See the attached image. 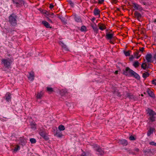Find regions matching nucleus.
I'll list each match as a JSON object with an SVG mask.
<instances>
[{
  "instance_id": "1",
  "label": "nucleus",
  "mask_w": 156,
  "mask_h": 156,
  "mask_svg": "<svg viewBox=\"0 0 156 156\" xmlns=\"http://www.w3.org/2000/svg\"><path fill=\"white\" fill-rule=\"evenodd\" d=\"M17 16L14 13L11 14L9 17V22L10 25L12 27H15L17 24Z\"/></svg>"
},
{
  "instance_id": "2",
  "label": "nucleus",
  "mask_w": 156,
  "mask_h": 156,
  "mask_svg": "<svg viewBox=\"0 0 156 156\" xmlns=\"http://www.w3.org/2000/svg\"><path fill=\"white\" fill-rule=\"evenodd\" d=\"M12 61L9 58L7 59H3L2 60V63L3 64L5 68L9 69L10 68L11 65Z\"/></svg>"
},
{
  "instance_id": "3",
  "label": "nucleus",
  "mask_w": 156,
  "mask_h": 156,
  "mask_svg": "<svg viewBox=\"0 0 156 156\" xmlns=\"http://www.w3.org/2000/svg\"><path fill=\"white\" fill-rule=\"evenodd\" d=\"M122 74L128 76H131L132 74L134 71L130 69L129 67H127L125 69L122 70Z\"/></svg>"
},
{
  "instance_id": "4",
  "label": "nucleus",
  "mask_w": 156,
  "mask_h": 156,
  "mask_svg": "<svg viewBox=\"0 0 156 156\" xmlns=\"http://www.w3.org/2000/svg\"><path fill=\"white\" fill-rule=\"evenodd\" d=\"M12 1L16 7H20L25 4V2L23 0H12Z\"/></svg>"
},
{
  "instance_id": "5",
  "label": "nucleus",
  "mask_w": 156,
  "mask_h": 156,
  "mask_svg": "<svg viewBox=\"0 0 156 156\" xmlns=\"http://www.w3.org/2000/svg\"><path fill=\"white\" fill-rule=\"evenodd\" d=\"M94 150L98 152V154L102 155L104 153L103 150L99 146L95 144L94 145Z\"/></svg>"
},
{
  "instance_id": "6",
  "label": "nucleus",
  "mask_w": 156,
  "mask_h": 156,
  "mask_svg": "<svg viewBox=\"0 0 156 156\" xmlns=\"http://www.w3.org/2000/svg\"><path fill=\"white\" fill-rule=\"evenodd\" d=\"M134 15L135 17L139 21H140V19L142 17L141 15L137 11H135Z\"/></svg>"
},
{
  "instance_id": "7",
  "label": "nucleus",
  "mask_w": 156,
  "mask_h": 156,
  "mask_svg": "<svg viewBox=\"0 0 156 156\" xmlns=\"http://www.w3.org/2000/svg\"><path fill=\"white\" fill-rule=\"evenodd\" d=\"M91 26L93 28L94 32L95 33L97 34L98 33V29L96 24L95 23L91 24Z\"/></svg>"
},
{
  "instance_id": "8",
  "label": "nucleus",
  "mask_w": 156,
  "mask_h": 156,
  "mask_svg": "<svg viewBox=\"0 0 156 156\" xmlns=\"http://www.w3.org/2000/svg\"><path fill=\"white\" fill-rule=\"evenodd\" d=\"M133 7L136 10H138L140 11L143 10L142 8L139 5L135 3H133Z\"/></svg>"
},
{
  "instance_id": "9",
  "label": "nucleus",
  "mask_w": 156,
  "mask_h": 156,
  "mask_svg": "<svg viewBox=\"0 0 156 156\" xmlns=\"http://www.w3.org/2000/svg\"><path fill=\"white\" fill-rule=\"evenodd\" d=\"M119 143L123 146H126L128 144V142L127 140L125 139H122L119 140Z\"/></svg>"
},
{
  "instance_id": "10",
  "label": "nucleus",
  "mask_w": 156,
  "mask_h": 156,
  "mask_svg": "<svg viewBox=\"0 0 156 156\" xmlns=\"http://www.w3.org/2000/svg\"><path fill=\"white\" fill-rule=\"evenodd\" d=\"M152 57V55L151 54H147L145 57V58L148 62H151V59Z\"/></svg>"
},
{
  "instance_id": "11",
  "label": "nucleus",
  "mask_w": 156,
  "mask_h": 156,
  "mask_svg": "<svg viewBox=\"0 0 156 156\" xmlns=\"http://www.w3.org/2000/svg\"><path fill=\"white\" fill-rule=\"evenodd\" d=\"M34 74L33 72H31L29 74L28 76V78L29 80L31 81H33L34 79Z\"/></svg>"
},
{
  "instance_id": "12",
  "label": "nucleus",
  "mask_w": 156,
  "mask_h": 156,
  "mask_svg": "<svg viewBox=\"0 0 156 156\" xmlns=\"http://www.w3.org/2000/svg\"><path fill=\"white\" fill-rule=\"evenodd\" d=\"M132 74L131 76L134 77L135 78L138 80H140V76L134 71Z\"/></svg>"
},
{
  "instance_id": "13",
  "label": "nucleus",
  "mask_w": 156,
  "mask_h": 156,
  "mask_svg": "<svg viewBox=\"0 0 156 156\" xmlns=\"http://www.w3.org/2000/svg\"><path fill=\"white\" fill-rule=\"evenodd\" d=\"M68 94V92L66 90H62L60 91V94L61 96H66Z\"/></svg>"
},
{
  "instance_id": "14",
  "label": "nucleus",
  "mask_w": 156,
  "mask_h": 156,
  "mask_svg": "<svg viewBox=\"0 0 156 156\" xmlns=\"http://www.w3.org/2000/svg\"><path fill=\"white\" fill-rule=\"evenodd\" d=\"M154 129V128L150 127L147 133V136H150L151 134L153 133Z\"/></svg>"
},
{
  "instance_id": "15",
  "label": "nucleus",
  "mask_w": 156,
  "mask_h": 156,
  "mask_svg": "<svg viewBox=\"0 0 156 156\" xmlns=\"http://www.w3.org/2000/svg\"><path fill=\"white\" fill-rule=\"evenodd\" d=\"M113 37V34H106V38L108 40H111Z\"/></svg>"
},
{
  "instance_id": "16",
  "label": "nucleus",
  "mask_w": 156,
  "mask_h": 156,
  "mask_svg": "<svg viewBox=\"0 0 156 156\" xmlns=\"http://www.w3.org/2000/svg\"><path fill=\"white\" fill-rule=\"evenodd\" d=\"M11 94L9 93H7L5 96V99L7 101L9 102L11 99Z\"/></svg>"
},
{
  "instance_id": "17",
  "label": "nucleus",
  "mask_w": 156,
  "mask_h": 156,
  "mask_svg": "<svg viewBox=\"0 0 156 156\" xmlns=\"http://www.w3.org/2000/svg\"><path fill=\"white\" fill-rule=\"evenodd\" d=\"M126 96V98H129L130 99H133L134 98V96L130 93H127Z\"/></svg>"
},
{
  "instance_id": "18",
  "label": "nucleus",
  "mask_w": 156,
  "mask_h": 156,
  "mask_svg": "<svg viewBox=\"0 0 156 156\" xmlns=\"http://www.w3.org/2000/svg\"><path fill=\"white\" fill-rule=\"evenodd\" d=\"M42 23L44 25L46 28H51V27H50L49 24L46 21H42Z\"/></svg>"
},
{
  "instance_id": "19",
  "label": "nucleus",
  "mask_w": 156,
  "mask_h": 156,
  "mask_svg": "<svg viewBox=\"0 0 156 156\" xmlns=\"http://www.w3.org/2000/svg\"><path fill=\"white\" fill-rule=\"evenodd\" d=\"M148 113L150 116H154L156 115V113L152 110L150 109H149Z\"/></svg>"
},
{
  "instance_id": "20",
  "label": "nucleus",
  "mask_w": 156,
  "mask_h": 156,
  "mask_svg": "<svg viewBox=\"0 0 156 156\" xmlns=\"http://www.w3.org/2000/svg\"><path fill=\"white\" fill-rule=\"evenodd\" d=\"M143 152L145 154L152 153V151L151 149H146L145 150H143Z\"/></svg>"
},
{
  "instance_id": "21",
  "label": "nucleus",
  "mask_w": 156,
  "mask_h": 156,
  "mask_svg": "<svg viewBox=\"0 0 156 156\" xmlns=\"http://www.w3.org/2000/svg\"><path fill=\"white\" fill-rule=\"evenodd\" d=\"M60 44L61 45L62 48H64V50H65L66 51H69L68 49L67 48L66 45L63 42H61Z\"/></svg>"
},
{
  "instance_id": "22",
  "label": "nucleus",
  "mask_w": 156,
  "mask_h": 156,
  "mask_svg": "<svg viewBox=\"0 0 156 156\" xmlns=\"http://www.w3.org/2000/svg\"><path fill=\"white\" fill-rule=\"evenodd\" d=\"M113 93L115 96H117L118 97L121 96V95L119 92H118L117 90H115L113 91Z\"/></svg>"
},
{
  "instance_id": "23",
  "label": "nucleus",
  "mask_w": 156,
  "mask_h": 156,
  "mask_svg": "<svg viewBox=\"0 0 156 156\" xmlns=\"http://www.w3.org/2000/svg\"><path fill=\"white\" fill-rule=\"evenodd\" d=\"M140 51H137L134 53V55L135 57H136L137 59H138L141 56V54H139Z\"/></svg>"
},
{
  "instance_id": "24",
  "label": "nucleus",
  "mask_w": 156,
  "mask_h": 156,
  "mask_svg": "<svg viewBox=\"0 0 156 156\" xmlns=\"http://www.w3.org/2000/svg\"><path fill=\"white\" fill-rule=\"evenodd\" d=\"M75 21L77 22H82L80 17L77 16H75L74 18Z\"/></svg>"
},
{
  "instance_id": "25",
  "label": "nucleus",
  "mask_w": 156,
  "mask_h": 156,
  "mask_svg": "<svg viewBox=\"0 0 156 156\" xmlns=\"http://www.w3.org/2000/svg\"><path fill=\"white\" fill-rule=\"evenodd\" d=\"M43 94V92L41 91L40 92H38L37 94V96H36V98L37 99H41V98L42 97Z\"/></svg>"
},
{
  "instance_id": "26",
  "label": "nucleus",
  "mask_w": 156,
  "mask_h": 156,
  "mask_svg": "<svg viewBox=\"0 0 156 156\" xmlns=\"http://www.w3.org/2000/svg\"><path fill=\"white\" fill-rule=\"evenodd\" d=\"M100 11L97 8H95L94 10V14L95 16L99 15L100 13Z\"/></svg>"
},
{
  "instance_id": "27",
  "label": "nucleus",
  "mask_w": 156,
  "mask_h": 156,
  "mask_svg": "<svg viewBox=\"0 0 156 156\" xmlns=\"http://www.w3.org/2000/svg\"><path fill=\"white\" fill-rule=\"evenodd\" d=\"M139 63L138 61H135L133 63V66L137 68L139 66Z\"/></svg>"
},
{
  "instance_id": "28",
  "label": "nucleus",
  "mask_w": 156,
  "mask_h": 156,
  "mask_svg": "<svg viewBox=\"0 0 156 156\" xmlns=\"http://www.w3.org/2000/svg\"><path fill=\"white\" fill-rule=\"evenodd\" d=\"M147 91L148 94L150 97H154V94L151 90H148Z\"/></svg>"
},
{
  "instance_id": "29",
  "label": "nucleus",
  "mask_w": 156,
  "mask_h": 156,
  "mask_svg": "<svg viewBox=\"0 0 156 156\" xmlns=\"http://www.w3.org/2000/svg\"><path fill=\"white\" fill-rule=\"evenodd\" d=\"M47 91L49 93H51L53 91V88L51 87H46Z\"/></svg>"
},
{
  "instance_id": "30",
  "label": "nucleus",
  "mask_w": 156,
  "mask_h": 156,
  "mask_svg": "<svg viewBox=\"0 0 156 156\" xmlns=\"http://www.w3.org/2000/svg\"><path fill=\"white\" fill-rule=\"evenodd\" d=\"M149 76V74L147 72H145V73H143L142 76L145 79Z\"/></svg>"
},
{
  "instance_id": "31",
  "label": "nucleus",
  "mask_w": 156,
  "mask_h": 156,
  "mask_svg": "<svg viewBox=\"0 0 156 156\" xmlns=\"http://www.w3.org/2000/svg\"><path fill=\"white\" fill-rule=\"evenodd\" d=\"M58 129L60 131H63L65 130V128L64 126L61 125L59 126Z\"/></svg>"
},
{
  "instance_id": "32",
  "label": "nucleus",
  "mask_w": 156,
  "mask_h": 156,
  "mask_svg": "<svg viewBox=\"0 0 156 156\" xmlns=\"http://www.w3.org/2000/svg\"><path fill=\"white\" fill-rule=\"evenodd\" d=\"M131 52V51H124V53L126 56H129L130 55V52Z\"/></svg>"
},
{
  "instance_id": "33",
  "label": "nucleus",
  "mask_w": 156,
  "mask_h": 156,
  "mask_svg": "<svg viewBox=\"0 0 156 156\" xmlns=\"http://www.w3.org/2000/svg\"><path fill=\"white\" fill-rule=\"evenodd\" d=\"M58 18L60 19L62 21L65 22V19L62 16H58Z\"/></svg>"
},
{
  "instance_id": "34",
  "label": "nucleus",
  "mask_w": 156,
  "mask_h": 156,
  "mask_svg": "<svg viewBox=\"0 0 156 156\" xmlns=\"http://www.w3.org/2000/svg\"><path fill=\"white\" fill-rule=\"evenodd\" d=\"M30 140L31 144H34L36 142L35 139L34 138H30Z\"/></svg>"
},
{
  "instance_id": "35",
  "label": "nucleus",
  "mask_w": 156,
  "mask_h": 156,
  "mask_svg": "<svg viewBox=\"0 0 156 156\" xmlns=\"http://www.w3.org/2000/svg\"><path fill=\"white\" fill-rule=\"evenodd\" d=\"M106 28V27L103 24V25L102 26H100L99 27V28L100 30H103L104 29H105Z\"/></svg>"
},
{
  "instance_id": "36",
  "label": "nucleus",
  "mask_w": 156,
  "mask_h": 156,
  "mask_svg": "<svg viewBox=\"0 0 156 156\" xmlns=\"http://www.w3.org/2000/svg\"><path fill=\"white\" fill-rule=\"evenodd\" d=\"M20 149V147L18 145H17L16 146L14 149V151L15 152H16Z\"/></svg>"
},
{
  "instance_id": "37",
  "label": "nucleus",
  "mask_w": 156,
  "mask_h": 156,
  "mask_svg": "<svg viewBox=\"0 0 156 156\" xmlns=\"http://www.w3.org/2000/svg\"><path fill=\"white\" fill-rule=\"evenodd\" d=\"M55 135L57 136V137H61L62 136V134H61V133H59L57 132L55 133Z\"/></svg>"
},
{
  "instance_id": "38",
  "label": "nucleus",
  "mask_w": 156,
  "mask_h": 156,
  "mask_svg": "<svg viewBox=\"0 0 156 156\" xmlns=\"http://www.w3.org/2000/svg\"><path fill=\"white\" fill-rule=\"evenodd\" d=\"M86 30V27L84 26H82L81 27L80 30L81 31H84Z\"/></svg>"
},
{
  "instance_id": "39",
  "label": "nucleus",
  "mask_w": 156,
  "mask_h": 156,
  "mask_svg": "<svg viewBox=\"0 0 156 156\" xmlns=\"http://www.w3.org/2000/svg\"><path fill=\"white\" fill-rule=\"evenodd\" d=\"M67 2L72 6L73 7L74 6V3L72 1L70 0H68Z\"/></svg>"
},
{
  "instance_id": "40",
  "label": "nucleus",
  "mask_w": 156,
  "mask_h": 156,
  "mask_svg": "<svg viewBox=\"0 0 156 156\" xmlns=\"http://www.w3.org/2000/svg\"><path fill=\"white\" fill-rule=\"evenodd\" d=\"M150 120L152 122H154L155 121V117L154 116H151L150 118Z\"/></svg>"
},
{
  "instance_id": "41",
  "label": "nucleus",
  "mask_w": 156,
  "mask_h": 156,
  "mask_svg": "<svg viewBox=\"0 0 156 156\" xmlns=\"http://www.w3.org/2000/svg\"><path fill=\"white\" fill-rule=\"evenodd\" d=\"M21 141V144L22 145H25L26 144V142L25 140L22 139V140H20V142Z\"/></svg>"
},
{
  "instance_id": "42",
  "label": "nucleus",
  "mask_w": 156,
  "mask_h": 156,
  "mask_svg": "<svg viewBox=\"0 0 156 156\" xmlns=\"http://www.w3.org/2000/svg\"><path fill=\"white\" fill-rule=\"evenodd\" d=\"M129 139L131 140H135V138L134 136L131 135L129 137Z\"/></svg>"
},
{
  "instance_id": "43",
  "label": "nucleus",
  "mask_w": 156,
  "mask_h": 156,
  "mask_svg": "<svg viewBox=\"0 0 156 156\" xmlns=\"http://www.w3.org/2000/svg\"><path fill=\"white\" fill-rule=\"evenodd\" d=\"M149 144L151 145L156 146V143H155L154 141H151L150 142Z\"/></svg>"
},
{
  "instance_id": "44",
  "label": "nucleus",
  "mask_w": 156,
  "mask_h": 156,
  "mask_svg": "<svg viewBox=\"0 0 156 156\" xmlns=\"http://www.w3.org/2000/svg\"><path fill=\"white\" fill-rule=\"evenodd\" d=\"M31 128L32 129H36V126L35 124H31Z\"/></svg>"
},
{
  "instance_id": "45",
  "label": "nucleus",
  "mask_w": 156,
  "mask_h": 156,
  "mask_svg": "<svg viewBox=\"0 0 156 156\" xmlns=\"http://www.w3.org/2000/svg\"><path fill=\"white\" fill-rule=\"evenodd\" d=\"M49 16L51 18H53L54 17V14L53 13H50Z\"/></svg>"
},
{
  "instance_id": "46",
  "label": "nucleus",
  "mask_w": 156,
  "mask_h": 156,
  "mask_svg": "<svg viewBox=\"0 0 156 156\" xmlns=\"http://www.w3.org/2000/svg\"><path fill=\"white\" fill-rule=\"evenodd\" d=\"M45 140H47L48 139V137L45 134L43 137H42Z\"/></svg>"
},
{
  "instance_id": "47",
  "label": "nucleus",
  "mask_w": 156,
  "mask_h": 156,
  "mask_svg": "<svg viewBox=\"0 0 156 156\" xmlns=\"http://www.w3.org/2000/svg\"><path fill=\"white\" fill-rule=\"evenodd\" d=\"M152 82L153 84L156 85V79H154L152 81Z\"/></svg>"
},
{
  "instance_id": "48",
  "label": "nucleus",
  "mask_w": 156,
  "mask_h": 156,
  "mask_svg": "<svg viewBox=\"0 0 156 156\" xmlns=\"http://www.w3.org/2000/svg\"><path fill=\"white\" fill-rule=\"evenodd\" d=\"M144 64H145V63H142L141 65V67L144 69L145 70V69H146V68H145V67H144Z\"/></svg>"
},
{
  "instance_id": "49",
  "label": "nucleus",
  "mask_w": 156,
  "mask_h": 156,
  "mask_svg": "<svg viewBox=\"0 0 156 156\" xmlns=\"http://www.w3.org/2000/svg\"><path fill=\"white\" fill-rule=\"evenodd\" d=\"M40 135L41 136L43 137L44 135H45L44 133L43 132H42L40 133Z\"/></svg>"
},
{
  "instance_id": "50",
  "label": "nucleus",
  "mask_w": 156,
  "mask_h": 156,
  "mask_svg": "<svg viewBox=\"0 0 156 156\" xmlns=\"http://www.w3.org/2000/svg\"><path fill=\"white\" fill-rule=\"evenodd\" d=\"M104 0H98V3L101 4L104 2Z\"/></svg>"
},
{
  "instance_id": "51",
  "label": "nucleus",
  "mask_w": 156,
  "mask_h": 156,
  "mask_svg": "<svg viewBox=\"0 0 156 156\" xmlns=\"http://www.w3.org/2000/svg\"><path fill=\"white\" fill-rule=\"evenodd\" d=\"M54 7V5H53L52 4H50V6H49V8H50V9H52V8H53Z\"/></svg>"
},
{
  "instance_id": "52",
  "label": "nucleus",
  "mask_w": 156,
  "mask_h": 156,
  "mask_svg": "<svg viewBox=\"0 0 156 156\" xmlns=\"http://www.w3.org/2000/svg\"><path fill=\"white\" fill-rule=\"evenodd\" d=\"M144 47H142V48H140L139 49L140 51L141 52H143L144 50Z\"/></svg>"
},
{
  "instance_id": "53",
  "label": "nucleus",
  "mask_w": 156,
  "mask_h": 156,
  "mask_svg": "<svg viewBox=\"0 0 156 156\" xmlns=\"http://www.w3.org/2000/svg\"><path fill=\"white\" fill-rule=\"evenodd\" d=\"M47 19L48 21L50 23H52V21L50 19V18H49V17H47Z\"/></svg>"
},
{
  "instance_id": "54",
  "label": "nucleus",
  "mask_w": 156,
  "mask_h": 156,
  "mask_svg": "<svg viewBox=\"0 0 156 156\" xmlns=\"http://www.w3.org/2000/svg\"><path fill=\"white\" fill-rule=\"evenodd\" d=\"M80 156H87L85 152H83L81 154Z\"/></svg>"
},
{
  "instance_id": "55",
  "label": "nucleus",
  "mask_w": 156,
  "mask_h": 156,
  "mask_svg": "<svg viewBox=\"0 0 156 156\" xmlns=\"http://www.w3.org/2000/svg\"><path fill=\"white\" fill-rule=\"evenodd\" d=\"M44 14H45L46 15L49 16L50 13L48 12V11H46L45 12H44Z\"/></svg>"
},
{
  "instance_id": "56",
  "label": "nucleus",
  "mask_w": 156,
  "mask_h": 156,
  "mask_svg": "<svg viewBox=\"0 0 156 156\" xmlns=\"http://www.w3.org/2000/svg\"><path fill=\"white\" fill-rule=\"evenodd\" d=\"M134 58V56L133 55H132L130 58L129 59L130 61H132Z\"/></svg>"
},
{
  "instance_id": "57",
  "label": "nucleus",
  "mask_w": 156,
  "mask_h": 156,
  "mask_svg": "<svg viewBox=\"0 0 156 156\" xmlns=\"http://www.w3.org/2000/svg\"><path fill=\"white\" fill-rule=\"evenodd\" d=\"M134 151H136L137 152H138L139 151V150L138 148H135V149H134Z\"/></svg>"
},
{
  "instance_id": "58",
  "label": "nucleus",
  "mask_w": 156,
  "mask_h": 156,
  "mask_svg": "<svg viewBox=\"0 0 156 156\" xmlns=\"http://www.w3.org/2000/svg\"><path fill=\"white\" fill-rule=\"evenodd\" d=\"M144 67H145L146 68V69L147 68H148L149 67L147 66V64H146V63H145V64H144Z\"/></svg>"
},
{
  "instance_id": "59",
  "label": "nucleus",
  "mask_w": 156,
  "mask_h": 156,
  "mask_svg": "<svg viewBox=\"0 0 156 156\" xmlns=\"http://www.w3.org/2000/svg\"><path fill=\"white\" fill-rule=\"evenodd\" d=\"M153 58L156 60V53H155L153 56Z\"/></svg>"
},
{
  "instance_id": "60",
  "label": "nucleus",
  "mask_w": 156,
  "mask_h": 156,
  "mask_svg": "<svg viewBox=\"0 0 156 156\" xmlns=\"http://www.w3.org/2000/svg\"><path fill=\"white\" fill-rule=\"evenodd\" d=\"M113 2L115 3H116L117 2V0H112Z\"/></svg>"
},
{
  "instance_id": "61",
  "label": "nucleus",
  "mask_w": 156,
  "mask_h": 156,
  "mask_svg": "<svg viewBox=\"0 0 156 156\" xmlns=\"http://www.w3.org/2000/svg\"><path fill=\"white\" fill-rule=\"evenodd\" d=\"M118 71H116L115 72V74H118Z\"/></svg>"
},
{
  "instance_id": "62",
  "label": "nucleus",
  "mask_w": 156,
  "mask_h": 156,
  "mask_svg": "<svg viewBox=\"0 0 156 156\" xmlns=\"http://www.w3.org/2000/svg\"><path fill=\"white\" fill-rule=\"evenodd\" d=\"M109 42L110 43H111L112 44H114L113 42L112 41H110Z\"/></svg>"
},
{
  "instance_id": "63",
  "label": "nucleus",
  "mask_w": 156,
  "mask_h": 156,
  "mask_svg": "<svg viewBox=\"0 0 156 156\" xmlns=\"http://www.w3.org/2000/svg\"><path fill=\"white\" fill-rule=\"evenodd\" d=\"M95 18H94L92 19V20L93 21L94 20H95Z\"/></svg>"
},
{
  "instance_id": "64",
  "label": "nucleus",
  "mask_w": 156,
  "mask_h": 156,
  "mask_svg": "<svg viewBox=\"0 0 156 156\" xmlns=\"http://www.w3.org/2000/svg\"><path fill=\"white\" fill-rule=\"evenodd\" d=\"M154 23H156V19H155L154 21Z\"/></svg>"
}]
</instances>
